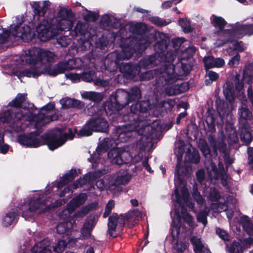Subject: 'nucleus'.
Here are the masks:
<instances>
[{
	"label": "nucleus",
	"instance_id": "19",
	"mask_svg": "<svg viewBox=\"0 0 253 253\" xmlns=\"http://www.w3.org/2000/svg\"><path fill=\"white\" fill-rule=\"evenodd\" d=\"M94 131L105 132L108 129V122L102 117H92L89 119Z\"/></svg>",
	"mask_w": 253,
	"mask_h": 253
},
{
	"label": "nucleus",
	"instance_id": "43",
	"mask_svg": "<svg viewBox=\"0 0 253 253\" xmlns=\"http://www.w3.org/2000/svg\"><path fill=\"white\" fill-rule=\"evenodd\" d=\"M82 96L84 99L95 102H100L103 99V96L100 93L93 91L84 92L82 94Z\"/></svg>",
	"mask_w": 253,
	"mask_h": 253
},
{
	"label": "nucleus",
	"instance_id": "44",
	"mask_svg": "<svg viewBox=\"0 0 253 253\" xmlns=\"http://www.w3.org/2000/svg\"><path fill=\"white\" fill-rule=\"evenodd\" d=\"M15 116L10 109L5 110L0 114V122L3 124L10 123L14 120Z\"/></svg>",
	"mask_w": 253,
	"mask_h": 253
},
{
	"label": "nucleus",
	"instance_id": "46",
	"mask_svg": "<svg viewBox=\"0 0 253 253\" xmlns=\"http://www.w3.org/2000/svg\"><path fill=\"white\" fill-rule=\"evenodd\" d=\"M95 77V72L92 69H85L81 73L82 81L85 82L90 83L93 81Z\"/></svg>",
	"mask_w": 253,
	"mask_h": 253
},
{
	"label": "nucleus",
	"instance_id": "28",
	"mask_svg": "<svg viewBox=\"0 0 253 253\" xmlns=\"http://www.w3.org/2000/svg\"><path fill=\"white\" fill-rule=\"evenodd\" d=\"M78 174L76 169H71L68 172L65 173L57 183L58 188L62 187L63 186L68 184L72 182L76 177L78 176Z\"/></svg>",
	"mask_w": 253,
	"mask_h": 253
},
{
	"label": "nucleus",
	"instance_id": "55",
	"mask_svg": "<svg viewBox=\"0 0 253 253\" xmlns=\"http://www.w3.org/2000/svg\"><path fill=\"white\" fill-rule=\"evenodd\" d=\"M87 13L84 16V19L86 22H95L98 18L99 15L97 13L86 9Z\"/></svg>",
	"mask_w": 253,
	"mask_h": 253
},
{
	"label": "nucleus",
	"instance_id": "1",
	"mask_svg": "<svg viewBox=\"0 0 253 253\" xmlns=\"http://www.w3.org/2000/svg\"><path fill=\"white\" fill-rule=\"evenodd\" d=\"M152 105L149 99L137 102L130 108V112L123 116L125 124L116 126L112 133V138L116 143L126 142L132 137L134 132L141 135H145V129L151 130L149 135H152L154 130L151 126L152 121L150 110Z\"/></svg>",
	"mask_w": 253,
	"mask_h": 253
},
{
	"label": "nucleus",
	"instance_id": "64",
	"mask_svg": "<svg viewBox=\"0 0 253 253\" xmlns=\"http://www.w3.org/2000/svg\"><path fill=\"white\" fill-rule=\"evenodd\" d=\"M56 229L57 234L60 235L66 234L69 230L67 226V223L65 222H61L58 224Z\"/></svg>",
	"mask_w": 253,
	"mask_h": 253
},
{
	"label": "nucleus",
	"instance_id": "18",
	"mask_svg": "<svg viewBox=\"0 0 253 253\" xmlns=\"http://www.w3.org/2000/svg\"><path fill=\"white\" fill-rule=\"evenodd\" d=\"M147 29V25L143 23H137L135 24L130 26L129 28V31L134 34H136L137 37H130L126 38V39L135 38L138 41L142 38L147 37L144 33ZM125 39V38H124Z\"/></svg>",
	"mask_w": 253,
	"mask_h": 253
},
{
	"label": "nucleus",
	"instance_id": "58",
	"mask_svg": "<svg viewBox=\"0 0 253 253\" xmlns=\"http://www.w3.org/2000/svg\"><path fill=\"white\" fill-rule=\"evenodd\" d=\"M11 33L13 34L14 31H12L10 28L9 30H3V33L0 34V46L8 41Z\"/></svg>",
	"mask_w": 253,
	"mask_h": 253
},
{
	"label": "nucleus",
	"instance_id": "57",
	"mask_svg": "<svg viewBox=\"0 0 253 253\" xmlns=\"http://www.w3.org/2000/svg\"><path fill=\"white\" fill-rule=\"evenodd\" d=\"M209 79H206L205 84L206 85L211 84L213 82L216 81L219 78L218 74L212 71H209L207 73Z\"/></svg>",
	"mask_w": 253,
	"mask_h": 253
},
{
	"label": "nucleus",
	"instance_id": "8",
	"mask_svg": "<svg viewBox=\"0 0 253 253\" xmlns=\"http://www.w3.org/2000/svg\"><path fill=\"white\" fill-rule=\"evenodd\" d=\"M45 204L46 200L44 198L33 197L30 200L28 204H24L21 206L19 209V213L21 212V216L25 220L33 221L36 211Z\"/></svg>",
	"mask_w": 253,
	"mask_h": 253
},
{
	"label": "nucleus",
	"instance_id": "32",
	"mask_svg": "<svg viewBox=\"0 0 253 253\" xmlns=\"http://www.w3.org/2000/svg\"><path fill=\"white\" fill-rule=\"evenodd\" d=\"M157 61H159V58L157 55L152 54L141 59L137 65L140 66V70L141 68L145 69L150 65H157L158 64Z\"/></svg>",
	"mask_w": 253,
	"mask_h": 253
},
{
	"label": "nucleus",
	"instance_id": "60",
	"mask_svg": "<svg viewBox=\"0 0 253 253\" xmlns=\"http://www.w3.org/2000/svg\"><path fill=\"white\" fill-rule=\"evenodd\" d=\"M150 21L154 24L160 27L166 26L170 22V21L167 22L166 20H163L157 16L151 17Z\"/></svg>",
	"mask_w": 253,
	"mask_h": 253
},
{
	"label": "nucleus",
	"instance_id": "31",
	"mask_svg": "<svg viewBox=\"0 0 253 253\" xmlns=\"http://www.w3.org/2000/svg\"><path fill=\"white\" fill-rule=\"evenodd\" d=\"M104 108L107 116L115 114L122 109L116 102L113 101L111 96L109 98V101L104 104Z\"/></svg>",
	"mask_w": 253,
	"mask_h": 253
},
{
	"label": "nucleus",
	"instance_id": "15",
	"mask_svg": "<svg viewBox=\"0 0 253 253\" xmlns=\"http://www.w3.org/2000/svg\"><path fill=\"white\" fill-rule=\"evenodd\" d=\"M211 170L214 174V178L215 180H221V184L225 186L227 184V175L225 171L224 166L222 162H219L218 168L213 163H211Z\"/></svg>",
	"mask_w": 253,
	"mask_h": 253
},
{
	"label": "nucleus",
	"instance_id": "22",
	"mask_svg": "<svg viewBox=\"0 0 253 253\" xmlns=\"http://www.w3.org/2000/svg\"><path fill=\"white\" fill-rule=\"evenodd\" d=\"M108 41L104 38H99L98 42L96 43V47L95 51L91 53L92 58L95 59L98 56H101L106 52L107 50Z\"/></svg>",
	"mask_w": 253,
	"mask_h": 253
},
{
	"label": "nucleus",
	"instance_id": "20",
	"mask_svg": "<svg viewBox=\"0 0 253 253\" xmlns=\"http://www.w3.org/2000/svg\"><path fill=\"white\" fill-rule=\"evenodd\" d=\"M189 169L187 166H180L179 163L176 164L175 175L176 176L175 181L179 185H182L184 183V178L189 177Z\"/></svg>",
	"mask_w": 253,
	"mask_h": 253
},
{
	"label": "nucleus",
	"instance_id": "26",
	"mask_svg": "<svg viewBox=\"0 0 253 253\" xmlns=\"http://www.w3.org/2000/svg\"><path fill=\"white\" fill-rule=\"evenodd\" d=\"M214 112L213 110H211L210 108H208L205 115V122L208 126L207 131L211 133L216 131Z\"/></svg>",
	"mask_w": 253,
	"mask_h": 253
},
{
	"label": "nucleus",
	"instance_id": "14",
	"mask_svg": "<svg viewBox=\"0 0 253 253\" xmlns=\"http://www.w3.org/2000/svg\"><path fill=\"white\" fill-rule=\"evenodd\" d=\"M119 70L126 79H134L140 72V66L137 64L125 63L123 61L121 62Z\"/></svg>",
	"mask_w": 253,
	"mask_h": 253
},
{
	"label": "nucleus",
	"instance_id": "36",
	"mask_svg": "<svg viewBox=\"0 0 253 253\" xmlns=\"http://www.w3.org/2000/svg\"><path fill=\"white\" fill-rule=\"evenodd\" d=\"M174 67L176 68L174 74L177 75L179 77L187 75L190 73L191 69L190 64L183 62L182 61L178 63L177 65H174Z\"/></svg>",
	"mask_w": 253,
	"mask_h": 253
},
{
	"label": "nucleus",
	"instance_id": "45",
	"mask_svg": "<svg viewBox=\"0 0 253 253\" xmlns=\"http://www.w3.org/2000/svg\"><path fill=\"white\" fill-rule=\"evenodd\" d=\"M18 214L14 211H9L4 216L2 220V225L4 227H8L14 222Z\"/></svg>",
	"mask_w": 253,
	"mask_h": 253
},
{
	"label": "nucleus",
	"instance_id": "35",
	"mask_svg": "<svg viewBox=\"0 0 253 253\" xmlns=\"http://www.w3.org/2000/svg\"><path fill=\"white\" fill-rule=\"evenodd\" d=\"M225 250L229 253H244V247L238 241L234 240L230 244H226Z\"/></svg>",
	"mask_w": 253,
	"mask_h": 253
},
{
	"label": "nucleus",
	"instance_id": "21",
	"mask_svg": "<svg viewBox=\"0 0 253 253\" xmlns=\"http://www.w3.org/2000/svg\"><path fill=\"white\" fill-rule=\"evenodd\" d=\"M177 54V51H168L167 50L159 57V61H162L166 63V68L164 71H166L167 69H169V71L170 66L171 65L174 66L173 62L174 61Z\"/></svg>",
	"mask_w": 253,
	"mask_h": 253
},
{
	"label": "nucleus",
	"instance_id": "11",
	"mask_svg": "<svg viewBox=\"0 0 253 253\" xmlns=\"http://www.w3.org/2000/svg\"><path fill=\"white\" fill-rule=\"evenodd\" d=\"M21 22L17 25H11V29L14 31L13 36L20 37L24 41H31L35 36V33L29 26L25 25L21 27Z\"/></svg>",
	"mask_w": 253,
	"mask_h": 253
},
{
	"label": "nucleus",
	"instance_id": "61",
	"mask_svg": "<svg viewBox=\"0 0 253 253\" xmlns=\"http://www.w3.org/2000/svg\"><path fill=\"white\" fill-rule=\"evenodd\" d=\"M208 139L210 145L212 148L213 155L214 156H217L218 155L217 147V142L216 141L214 136L212 134H210L208 136Z\"/></svg>",
	"mask_w": 253,
	"mask_h": 253
},
{
	"label": "nucleus",
	"instance_id": "48",
	"mask_svg": "<svg viewBox=\"0 0 253 253\" xmlns=\"http://www.w3.org/2000/svg\"><path fill=\"white\" fill-rule=\"evenodd\" d=\"M212 16L213 17V19L211 21L212 26L215 28H218L219 31H222L227 24L226 21L222 17L217 16L214 15H213Z\"/></svg>",
	"mask_w": 253,
	"mask_h": 253
},
{
	"label": "nucleus",
	"instance_id": "2",
	"mask_svg": "<svg viewBox=\"0 0 253 253\" xmlns=\"http://www.w3.org/2000/svg\"><path fill=\"white\" fill-rule=\"evenodd\" d=\"M22 60L33 66L20 71L17 76L19 78L24 77L36 78L42 74L55 77L68 69L69 63L67 61L60 62L52 68L51 65L55 61L54 53L40 48L32 47L26 51Z\"/></svg>",
	"mask_w": 253,
	"mask_h": 253
},
{
	"label": "nucleus",
	"instance_id": "50",
	"mask_svg": "<svg viewBox=\"0 0 253 253\" xmlns=\"http://www.w3.org/2000/svg\"><path fill=\"white\" fill-rule=\"evenodd\" d=\"M234 88L237 93H239L243 89L244 87V82L243 79H241L239 74H236L233 79Z\"/></svg>",
	"mask_w": 253,
	"mask_h": 253
},
{
	"label": "nucleus",
	"instance_id": "33",
	"mask_svg": "<svg viewBox=\"0 0 253 253\" xmlns=\"http://www.w3.org/2000/svg\"><path fill=\"white\" fill-rule=\"evenodd\" d=\"M192 149V151L190 148L187 149L185 156V161L191 164H197L200 163V155L196 148H193Z\"/></svg>",
	"mask_w": 253,
	"mask_h": 253
},
{
	"label": "nucleus",
	"instance_id": "59",
	"mask_svg": "<svg viewBox=\"0 0 253 253\" xmlns=\"http://www.w3.org/2000/svg\"><path fill=\"white\" fill-rule=\"evenodd\" d=\"M87 199V195L85 193H80L72 200L75 203V204L79 207L84 204Z\"/></svg>",
	"mask_w": 253,
	"mask_h": 253
},
{
	"label": "nucleus",
	"instance_id": "38",
	"mask_svg": "<svg viewBox=\"0 0 253 253\" xmlns=\"http://www.w3.org/2000/svg\"><path fill=\"white\" fill-rule=\"evenodd\" d=\"M236 32H240L244 35H253V24H238L234 28Z\"/></svg>",
	"mask_w": 253,
	"mask_h": 253
},
{
	"label": "nucleus",
	"instance_id": "12",
	"mask_svg": "<svg viewBox=\"0 0 253 253\" xmlns=\"http://www.w3.org/2000/svg\"><path fill=\"white\" fill-rule=\"evenodd\" d=\"M108 157L111 159L113 164L122 165L128 163L130 155L126 151L119 148H113L108 152Z\"/></svg>",
	"mask_w": 253,
	"mask_h": 253
},
{
	"label": "nucleus",
	"instance_id": "34",
	"mask_svg": "<svg viewBox=\"0 0 253 253\" xmlns=\"http://www.w3.org/2000/svg\"><path fill=\"white\" fill-rule=\"evenodd\" d=\"M27 93H18L16 96L8 103V106L15 108L26 109L23 106V104L25 101L27 97Z\"/></svg>",
	"mask_w": 253,
	"mask_h": 253
},
{
	"label": "nucleus",
	"instance_id": "3",
	"mask_svg": "<svg viewBox=\"0 0 253 253\" xmlns=\"http://www.w3.org/2000/svg\"><path fill=\"white\" fill-rule=\"evenodd\" d=\"M57 18L43 19L36 27L38 38L42 42L49 40L63 31L71 30L74 25L75 14L71 8L61 7Z\"/></svg>",
	"mask_w": 253,
	"mask_h": 253
},
{
	"label": "nucleus",
	"instance_id": "17",
	"mask_svg": "<svg viewBox=\"0 0 253 253\" xmlns=\"http://www.w3.org/2000/svg\"><path fill=\"white\" fill-rule=\"evenodd\" d=\"M239 132L241 141L249 145L252 141V133L251 127L248 122H240Z\"/></svg>",
	"mask_w": 253,
	"mask_h": 253
},
{
	"label": "nucleus",
	"instance_id": "53",
	"mask_svg": "<svg viewBox=\"0 0 253 253\" xmlns=\"http://www.w3.org/2000/svg\"><path fill=\"white\" fill-rule=\"evenodd\" d=\"M215 233L220 239L224 242H229L230 240V236L227 231L222 228L216 227Z\"/></svg>",
	"mask_w": 253,
	"mask_h": 253
},
{
	"label": "nucleus",
	"instance_id": "23",
	"mask_svg": "<svg viewBox=\"0 0 253 253\" xmlns=\"http://www.w3.org/2000/svg\"><path fill=\"white\" fill-rule=\"evenodd\" d=\"M49 4L50 2L48 0L43 1L42 6L41 5V3L39 1L33 2L31 5L34 15L38 17H43Z\"/></svg>",
	"mask_w": 253,
	"mask_h": 253
},
{
	"label": "nucleus",
	"instance_id": "27",
	"mask_svg": "<svg viewBox=\"0 0 253 253\" xmlns=\"http://www.w3.org/2000/svg\"><path fill=\"white\" fill-rule=\"evenodd\" d=\"M78 174L76 169H71L68 172L65 173L57 183L58 188L62 187L63 186L68 184L72 182L76 177L78 176Z\"/></svg>",
	"mask_w": 253,
	"mask_h": 253
},
{
	"label": "nucleus",
	"instance_id": "42",
	"mask_svg": "<svg viewBox=\"0 0 253 253\" xmlns=\"http://www.w3.org/2000/svg\"><path fill=\"white\" fill-rule=\"evenodd\" d=\"M90 124L89 120L77 133L78 137L89 136L92 135L94 130Z\"/></svg>",
	"mask_w": 253,
	"mask_h": 253
},
{
	"label": "nucleus",
	"instance_id": "30",
	"mask_svg": "<svg viewBox=\"0 0 253 253\" xmlns=\"http://www.w3.org/2000/svg\"><path fill=\"white\" fill-rule=\"evenodd\" d=\"M223 93L226 99L229 102L234 101L236 90L233 82H226L223 85Z\"/></svg>",
	"mask_w": 253,
	"mask_h": 253
},
{
	"label": "nucleus",
	"instance_id": "63",
	"mask_svg": "<svg viewBox=\"0 0 253 253\" xmlns=\"http://www.w3.org/2000/svg\"><path fill=\"white\" fill-rule=\"evenodd\" d=\"M207 216L208 213L206 211H200L197 215V221L202 223L205 226L208 223Z\"/></svg>",
	"mask_w": 253,
	"mask_h": 253
},
{
	"label": "nucleus",
	"instance_id": "7",
	"mask_svg": "<svg viewBox=\"0 0 253 253\" xmlns=\"http://www.w3.org/2000/svg\"><path fill=\"white\" fill-rule=\"evenodd\" d=\"M134 213L128 212L125 215H118L117 213L114 212L108 218V232L110 236L116 238L118 236L117 231L121 232L123 230L126 221L132 222L135 219Z\"/></svg>",
	"mask_w": 253,
	"mask_h": 253
},
{
	"label": "nucleus",
	"instance_id": "5",
	"mask_svg": "<svg viewBox=\"0 0 253 253\" xmlns=\"http://www.w3.org/2000/svg\"><path fill=\"white\" fill-rule=\"evenodd\" d=\"M132 47L135 49V52H141L146 49L152 43L156 41L153 45L155 51V55L159 58L168 48V39L166 34L162 32H156L149 34L146 37L138 41L135 38H130Z\"/></svg>",
	"mask_w": 253,
	"mask_h": 253
},
{
	"label": "nucleus",
	"instance_id": "16",
	"mask_svg": "<svg viewBox=\"0 0 253 253\" xmlns=\"http://www.w3.org/2000/svg\"><path fill=\"white\" fill-rule=\"evenodd\" d=\"M113 101L116 102L123 109L129 103L128 100V93L124 89H117L110 95Z\"/></svg>",
	"mask_w": 253,
	"mask_h": 253
},
{
	"label": "nucleus",
	"instance_id": "25",
	"mask_svg": "<svg viewBox=\"0 0 253 253\" xmlns=\"http://www.w3.org/2000/svg\"><path fill=\"white\" fill-rule=\"evenodd\" d=\"M100 24L104 27H109L115 29H117L120 26L119 20L109 14H105L102 16Z\"/></svg>",
	"mask_w": 253,
	"mask_h": 253
},
{
	"label": "nucleus",
	"instance_id": "29",
	"mask_svg": "<svg viewBox=\"0 0 253 253\" xmlns=\"http://www.w3.org/2000/svg\"><path fill=\"white\" fill-rule=\"evenodd\" d=\"M49 243L46 240L36 244L31 249L32 253H52L49 248Z\"/></svg>",
	"mask_w": 253,
	"mask_h": 253
},
{
	"label": "nucleus",
	"instance_id": "39",
	"mask_svg": "<svg viewBox=\"0 0 253 253\" xmlns=\"http://www.w3.org/2000/svg\"><path fill=\"white\" fill-rule=\"evenodd\" d=\"M128 93V100L129 103L135 101L139 99L141 97V91L137 86H134L130 88Z\"/></svg>",
	"mask_w": 253,
	"mask_h": 253
},
{
	"label": "nucleus",
	"instance_id": "62",
	"mask_svg": "<svg viewBox=\"0 0 253 253\" xmlns=\"http://www.w3.org/2000/svg\"><path fill=\"white\" fill-rule=\"evenodd\" d=\"M98 204L97 203H91L83 207L81 212L84 215L87 214L89 211L96 210Z\"/></svg>",
	"mask_w": 253,
	"mask_h": 253
},
{
	"label": "nucleus",
	"instance_id": "51",
	"mask_svg": "<svg viewBox=\"0 0 253 253\" xmlns=\"http://www.w3.org/2000/svg\"><path fill=\"white\" fill-rule=\"evenodd\" d=\"M131 178V175L129 173H126L124 175H118L115 182L119 185H125L127 184Z\"/></svg>",
	"mask_w": 253,
	"mask_h": 253
},
{
	"label": "nucleus",
	"instance_id": "6",
	"mask_svg": "<svg viewBox=\"0 0 253 253\" xmlns=\"http://www.w3.org/2000/svg\"><path fill=\"white\" fill-rule=\"evenodd\" d=\"M170 70L167 69L158 75L156 83L160 85H171L167 89L169 95H175L185 92L189 89V84L179 79L180 77L174 74L176 68L173 65L170 66Z\"/></svg>",
	"mask_w": 253,
	"mask_h": 253
},
{
	"label": "nucleus",
	"instance_id": "13",
	"mask_svg": "<svg viewBox=\"0 0 253 253\" xmlns=\"http://www.w3.org/2000/svg\"><path fill=\"white\" fill-rule=\"evenodd\" d=\"M74 30L76 36L81 35L83 37V44L81 47L83 50H87L88 48L84 44L86 43L89 44V40L92 38L91 34L88 30L87 25L84 22L78 21Z\"/></svg>",
	"mask_w": 253,
	"mask_h": 253
},
{
	"label": "nucleus",
	"instance_id": "24",
	"mask_svg": "<svg viewBox=\"0 0 253 253\" xmlns=\"http://www.w3.org/2000/svg\"><path fill=\"white\" fill-rule=\"evenodd\" d=\"M173 227L174 228L176 232V233L175 234L174 229H173L171 230V233L172 242H175L173 245V248L178 253H182L186 249V246L183 242H181L179 245L178 242V235L180 233V226L175 225Z\"/></svg>",
	"mask_w": 253,
	"mask_h": 253
},
{
	"label": "nucleus",
	"instance_id": "40",
	"mask_svg": "<svg viewBox=\"0 0 253 253\" xmlns=\"http://www.w3.org/2000/svg\"><path fill=\"white\" fill-rule=\"evenodd\" d=\"M199 148L203 155L208 160H211L212 158H215L216 157L213 155V151H211V150L206 141L204 140H203L200 143Z\"/></svg>",
	"mask_w": 253,
	"mask_h": 253
},
{
	"label": "nucleus",
	"instance_id": "52",
	"mask_svg": "<svg viewBox=\"0 0 253 253\" xmlns=\"http://www.w3.org/2000/svg\"><path fill=\"white\" fill-rule=\"evenodd\" d=\"M78 133V129L77 127H74L73 130L71 128H69L68 130L67 133H63L62 129L61 136L63 140H65V143L68 139L72 140L75 137V134Z\"/></svg>",
	"mask_w": 253,
	"mask_h": 253
},
{
	"label": "nucleus",
	"instance_id": "37",
	"mask_svg": "<svg viewBox=\"0 0 253 253\" xmlns=\"http://www.w3.org/2000/svg\"><path fill=\"white\" fill-rule=\"evenodd\" d=\"M240 222L243 230L248 235L253 236V223L250 220L249 217L247 215L241 217Z\"/></svg>",
	"mask_w": 253,
	"mask_h": 253
},
{
	"label": "nucleus",
	"instance_id": "9",
	"mask_svg": "<svg viewBox=\"0 0 253 253\" xmlns=\"http://www.w3.org/2000/svg\"><path fill=\"white\" fill-rule=\"evenodd\" d=\"M61 134L62 129L60 128H56L50 133H44L41 136V145H46L50 150H54L65 143Z\"/></svg>",
	"mask_w": 253,
	"mask_h": 253
},
{
	"label": "nucleus",
	"instance_id": "49",
	"mask_svg": "<svg viewBox=\"0 0 253 253\" xmlns=\"http://www.w3.org/2000/svg\"><path fill=\"white\" fill-rule=\"evenodd\" d=\"M190 241L191 244L194 246V251L195 253L200 252L202 253L204 249V245L202 243V242L200 238H197L196 236H192Z\"/></svg>",
	"mask_w": 253,
	"mask_h": 253
},
{
	"label": "nucleus",
	"instance_id": "56",
	"mask_svg": "<svg viewBox=\"0 0 253 253\" xmlns=\"http://www.w3.org/2000/svg\"><path fill=\"white\" fill-rule=\"evenodd\" d=\"M214 57L213 56H205L203 58V62L206 70L214 67Z\"/></svg>",
	"mask_w": 253,
	"mask_h": 253
},
{
	"label": "nucleus",
	"instance_id": "41",
	"mask_svg": "<svg viewBox=\"0 0 253 253\" xmlns=\"http://www.w3.org/2000/svg\"><path fill=\"white\" fill-rule=\"evenodd\" d=\"M240 119L239 122H248L252 118V113L248 108L242 106L238 111Z\"/></svg>",
	"mask_w": 253,
	"mask_h": 253
},
{
	"label": "nucleus",
	"instance_id": "10",
	"mask_svg": "<svg viewBox=\"0 0 253 253\" xmlns=\"http://www.w3.org/2000/svg\"><path fill=\"white\" fill-rule=\"evenodd\" d=\"M40 133L34 131L27 134H20L17 137V142L23 146L30 148H37L41 146V138H37Z\"/></svg>",
	"mask_w": 253,
	"mask_h": 253
},
{
	"label": "nucleus",
	"instance_id": "4",
	"mask_svg": "<svg viewBox=\"0 0 253 253\" xmlns=\"http://www.w3.org/2000/svg\"><path fill=\"white\" fill-rule=\"evenodd\" d=\"M132 45L130 39L121 37L119 46L122 50L119 53H109L102 60L101 65L102 72L107 71L111 73L119 69L121 62L130 58L135 53V49Z\"/></svg>",
	"mask_w": 253,
	"mask_h": 253
},
{
	"label": "nucleus",
	"instance_id": "47",
	"mask_svg": "<svg viewBox=\"0 0 253 253\" xmlns=\"http://www.w3.org/2000/svg\"><path fill=\"white\" fill-rule=\"evenodd\" d=\"M99 172H94L92 173H89L84 176V179H78L77 180V182L78 183L79 185L81 186L84 185L87 181L95 180L100 177Z\"/></svg>",
	"mask_w": 253,
	"mask_h": 253
},
{
	"label": "nucleus",
	"instance_id": "54",
	"mask_svg": "<svg viewBox=\"0 0 253 253\" xmlns=\"http://www.w3.org/2000/svg\"><path fill=\"white\" fill-rule=\"evenodd\" d=\"M96 224L95 217L94 215H90L86 218L83 227L93 230Z\"/></svg>",
	"mask_w": 253,
	"mask_h": 253
}]
</instances>
